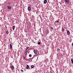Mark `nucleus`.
Returning <instances> with one entry per match:
<instances>
[{"mask_svg":"<svg viewBox=\"0 0 73 73\" xmlns=\"http://www.w3.org/2000/svg\"><path fill=\"white\" fill-rule=\"evenodd\" d=\"M38 45H40V44H41V43L40 42H38Z\"/></svg>","mask_w":73,"mask_h":73,"instance_id":"obj_17","label":"nucleus"},{"mask_svg":"<svg viewBox=\"0 0 73 73\" xmlns=\"http://www.w3.org/2000/svg\"><path fill=\"white\" fill-rule=\"evenodd\" d=\"M15 26H13V30H14L15 29Z\"/></svg>","mask_w":73,"mask_h":73,"instance_id":"obj_13","label":"nucleus"},{"mask_svg":"<svg viewBox=\"0 0 73 73\" xmlns=\"http://www.w3.org/2000/svg\"><path fill=\"white\" fill-rule=\"evenodd\" d=\"M21 72H24V71H23V70H21Z\"/></svg>","mask_w":73,"mask_h":73,"instance_id":"obj_22","label":"nucleus"},{"mask_svg":"<svg viewBox=\"0 0 73 73\" xmlns=\"http://www.w3.org/2000/svg\"><path fill=\"white\" fill-rule=\"evenodd\" d=\"M39 54V53H38V52H37L36 53V56H38Z\"/></svg>","mask_w":73,"mask_h":73,"instance_id":"obj_11","label":"nucleus"},{"mask_svg":"<svg viewBox=\"0 0 73 73\" xmlns=\"http://www.w3.org/2000/svg\"><path fill=\"white\" fill-rule=\"evenodd\" d=\"M27 54V52L26 51L25 53V54Z\"/></svg>","mask_w":73,"mask_h":73,"instance_id":"obj_20","label":"nucleus"},{"mask_svg":"<svg viewBox=\"0 0 73 73\" xmlns=\"http://www.w3.org/2000/svg\"><path fill=\"white\" fill-rule=\"evenodd\" d=\"M60 49L59 48H58L57 49V51L58 52H59V51H60Z\"/></svg>","mask_w":73,"mask_h":73,"instance_id":"obj_14","label":"nucleus"},{"mask_svg":"<svg viewBox=\"0 0 73 73\" xmlns=\"http://www.w3.org/2000/svg\"><path fill=\"white\" fill-rule=\"evenodd\" d=\"M67 33L68 35H69L70 34V32H69V31L68 30L67 31Z\"/></svg>","mask_w":73,"mask_h":73,"instance_id":"obj_8","label":"nucleus"},{"mask_svg":"<svg viewBox=\"0 0 73 73\" xmlns=\"http://www.w3.org/2000/svg\"><path fill=\"white\" fill-rule=\"evenodd\" d=\"M34 53H35V54H36V51H35V50H34Z\"/></svg>","mask_w":73,"mask_h":73,"instance_id":"obj_19","label":"nucleus"},{"mask_svg":"<svg viewBox=\"0 0 73 73\" xmlns=\"http://www.w3.org/2000/svg\"><path fill=\"white\" fill-rule=\"evenodd\" d=\"M23 57L24 59H25V56H23Z\"/></svg>","mask_w":73,"mask_h":73,"instance_id":"obj_25","label":"nucleus"},{"mask_svg":"<svg viewBox=\"0 0 73 73\" xmlns=\"http://www.w3.org/2000/svg\"><path fill=\"white\" fill-rule=\"evenodd\" d=\"M62 31H64V28H63L62 29Z\"/></svg>","mask_w":73,"mask_h":73,"instance_id":"obj_18","label":"nucleus"},{"mask_svg":"<svg viewBox=\"0 0 73 73\" xmlns=\"http://www.w3.org/2000/svg\"><path fill=\"white\" fill-rule=\"evenodd\" d=\"M71 61L72 64H73V60L72 59L71 60Z\"/></svg>","mask_w":73,"mask_h":73,"instance_id":"obj_12","label":"nucleus"},{"mask_svg":"<svg viewBox=\"0 0 73 73\" xmlns=\"http://www.w3.org/2000/svg\"><path fill=\"white\" fill-rule=\"evenodd\" d=\"M6 34H7V35H8V33H9V32H8V31H6Z\"/></svg>","mask_w":73,"mask_h":73,"instance_id":"obj_9","label":"nucleus"},{"mask_svg":"<svg viewBox=\"0 0 73 73\" xmlns=\"http://www.w3.org/2000/svg\"><path fill=\"white\" fill-rule=\"evenodd\" d=\"M56 23H59V21H56Z\"/></svg>","mask_w":73,"mask_h":73,"instance_id":"obj_21","label":"nucleus"},{"mask_svg":"<svg viewBox=\"0 0 73 73\" xmlns=\"http://www.w3.org/2000/svg\"><path fill=\"white\" fill-rule=\"evenodd\" d=\"M11 69L13 70V69H14V66H13L12 65L11 66Z\"/></svg>","mask_w":73,"mask_h":73,"instance_id":"obj_6","label":"nucleus"},{"mask_svg":"<svg viewBox=\"0 0 73 73\" xmlns=\"http://www.w3.org/2000/svg\"><path fill=\"white\" fill-rule=\"evenodd\" d=\"M29 56L30 57H32V55H31V54H30Z\"/></svg>","mask_w":73,"mask_h":73,"instance_id":"obj_16","label":"nucleus"},{"mask_svg":"<svg viewBox=\"0 0 73 73\" xmlns=\"http://www.w3.org/2000/svg\"><path fill=\"white\" fill-rule=\"evenodd\" d=\"M44 4H46V3H47V0H44Z\"/></svg>","mask_w":73,"mask_h":73,"instance_id":"obj_3","label":"nucleus"},{"mask_svg":"<svg viewBox=\"0 0 73 73\" xmlns=\"http://www.w3.org/2000/svg\"><path fill=\"white\" fill-rule=\"evenodd\" d=\"M72 45L73 46V43H72Z\"/></svg>","mask_w":73,"mask_h":73,"instance_id":"obj_28","label":"nucleus"},{"mask_svg":"<svg viewBox=\"0 0 73 73\" xmlns=\"http://www.w3.org/2000/svg\"><path fill=\"white\" fill-rule=\"evenodd\" d=\"M51 29H53V28L52 27H51Z\"/></svg>","mask_w":73,"mask_h":73,"instance_id":"obj_23","label":"nucleus"},{"mask_svg":"<svg viewBox=\"0 0 73 73\" xmlns=\"http://www.w3.org/2000/svg\"><path fill=\"white\" fill-rule=\"evenodd\" d=\"M27 49H29V47H27Z\"/></svg>","mask_w":73,"mask_h":73,"instance_id":"obj_24","label":"nucleus"},{"mask_svg":"<svg viewBox=\"0 0 73 73\" xmlns=\"http://www.w3.org/2000/svg\"><path fill=\"white\" fill-rule=\"evenodd\" d=\"M46 32L47 34H48V33H49V31H48V30H46Z\"/></svg>","mask_w":73,"mask_h":73,"instance_id":"obj_10","label":"nucleus"},{"mask_svg":"<svg viewBox=\"0 0 73 73\" xmlns=\"http://www.w3.org/2000/svg\"><path fill=\"white\" fill-rule=\"evenodd\" d=\"M29 61H30V62H31L32 61V60H30Z\"/></svg>","mask_w":73,"mask_h":73,"instance_id":"obj_26","label":"nucleus"},{"mask_svg":"<svg viewBox=\"0 0 73 73\" xmlns=\"http://www.w3.org/2000/svg\"><path fill=\"white\" fill-rule=\"evenodd\" d=\"M31 68H34V66L33 65H32L31 66Z\"/></svg>","mask_w":73,"mask_h":73,"instance_id":"obj_15","label":"nucleus"},{"mask_svg":"<svg viewBox=\"0 0 73 73\" xmlns=\"http://www.w3.org/2000/svg\"><path fill=\"white\" fill-rule=\"evenodd\" d=\"M27 48H26V49L25 50H27Z\"/></svg>","mask_w":73,"mask_h":73,"instance_id":"obj_29","label":"nucleus"},{"mask_svg":"<svg viewBox=\"0 0 73 73\" xmlns=\"http://www.w3.org/2000/svg\"><path fill=\"white\" fill-rule=\"evenodd\" d=\"M10 47L11 49L12 48V45L11 44H10Z\"/></svg>","mask_w":73,"mask_h":73,"instance_id":"obj_4","label":"nucleus"},{"mask_svg":"<svg viewBox=\"0 0 73 73\" xmlns=\"http://www.w3.org/2000/svg\"><path fill=\"white\" fill-rule=\"evenodd\" d=\"M28 11H31V8L30 7H28Z\"/></svg>","mask_w":73,"mask_h":73,"instance_id":"obj_5","label":"nucleus"},{"mask_svg":"<svg viewBox=\"0 0 73 73\" xmlns=\"http://www.w3.org/2000/svg\"><path fill=\"white\" fill-rule=\"evenodd\" d=\"M65 1L66 3H67V4H68L69 3V0H64Z\"/></svg>","mask_w":73,"mask_h":73,"instance_id":"obj_2","label":"nucleus"},{"mask_svg":"<svg viewBox=\"0 0 73 73\" xmlns=\"http://www.w3.org/2000/svg\"><path fill=\"white\" fill-rule=\"evenodd\" d=\"M8 3L9 4H11V3H10V2H8Z\"/></svg>","mask_w":73,"mask_h":73,"instance_id":"obj_27","label":"nucleus"},{"mask_svg":"<svg viewBox=\"0 0 73 73\" xmlns=\"http://www.w3.org/2000/svg\"><path fill=\"white\" fill-rule=\"evenodd\" d=\"M8 9H11V8H12V7L11 6H8L7 7Z\"/></svg>","mask_w":73,"mask_h":73,"instance_id":"obj_1","label":"nucleus"},{"mask_svg":"<svg viewBox=\"0 0 73 73\" xmlns=\"http://www.w3.org/2000/svg\"><path fill=\"white\" fill-rule=\"evenodd\" d=\"M29 68V65H27V66H26V69H28Z\"/></svg>","mask_w":73,"mask_h":73,"instance_id":"obj_7","label":"nucleus"}]
</instances>
